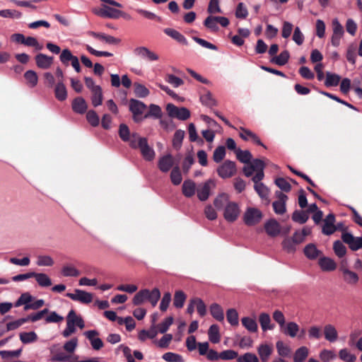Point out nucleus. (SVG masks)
Returning a JSON list of instances; mask_svg holds the SVG:
<instances>
[{
	"label": "nucleus",
	"instance_id": "obj_4",
	"mask_svg": "<svg viewBox=\"0 0 362 362\" xmlns=\"http://www.w3.org/2000/svg\"><path fill=\"white\" fill-rule=\"evenodd\" d=\"M240 213L238 204L236 202H228L224 209L223 217L228 222L235 221Z\"/></svg>",
	"mask_w": 362,
	"mask_h": 362
},
{
	"label": "nucleus",
	"instance_id": "obj_10",
	"mask_svg": "<svg viewBox=\"0 0 362 362\" xmlns=\"http://www.w3.org/2000/svg\"><path fill=\"white\" fill-rule=\"evenodd\" d=\"M254 171L256 172L255 176L252 177V180L253 182H260L264 177V169L265 164L261 159H254L249 163Z\"/></svg>",
	"mask_w": 362,
	"mask_h": 362
},
{
	"label": "nucleus",
	"instance_id": "obj_45",
	"mask_svg": "<svg viewBox=\"0 0 362 362\" xmlns=\"http://www.w3.org/2000/svg\"><path fill=\"white\" fill-rule=\"evenodd\" d=\"M75 57L69 49H64L60 54L59 59L64 66H68Z\"/></svg>",
	"mask_w": 362,
	"mask_h": 362
},
{
	"label": "nucleus",
	"instance_id": "obj_22",
	"mask_svg": "<svg viewBox=\"0 0 362 362\" xmlns=\"http://www.w3.org/2000/svg\"><path fill=\"white\" fill-rule=\"evenodd\" d=\"M74 112L78 114H83L86 112L88 105L86 100L81 97L76 98L72 102Z\"/></svg>",
	"mask_w": 362,
	"mask_h": 362
},
{
	"label": "nucleus",
	"instance_id": "obj_1",
	"mask_svg": "<svg viewBox=\"0 0 362 362\" xmlns=\"http://www.w3.org/2000/svg\"><path fill=\"white\" fill-rule=\"evenodd\" d=\"M166 111L169 117L182 121L187 120L190 117V112L187 108L185 107H178L172 103L166 105Z\"/></svg>",
	"mask_w": 362,
	"mask_h": 362
},
{
	"label": "nucleus",
	"instance_id": "obj_49",
	"mask_svg": "<svg viewBox=\"0 0 362 362\" xmlns=\"http://www.w3.org/2000/svg\"><path fill=\"white\" fill-rule=\"evenodd\" d=\"M170 180L175 185H179L181 183L182 177L180 169L178 166H175L173 168L170 173Z\"/></svg>",
	"mask_w": 362,
	"mask_h": 362
},
{
	"label": "nucleus",
	"instance_id": "obj_21",
	"mask_svg": "<svg viewBox=\"0 0 362 362\" xmlns=\"http://www.w3.org/2000/svg\"><path fill=\"white\" fill-rule=\"evenodd\" d=\"M182 192L185 197L190 198L194 195L196 192V185L192 180H186L182 186Z\"/></svg>",
	"mask_w": 362,
	"mask_h": 362
},
{
	"label": "nucleus",
	"instance_id": "obj_26",
	"mask_svg": "<svg viewBox=\"0 0 362 362\" xmlns=\"http://www.w3.org/2000/svg\"><path fill=\"white\" fill-rule=\"evenodd\" d=\"M325 338L330 341L334 342L338 338V333L336 328L332 325H327L324 327Z\"/></svg>",
	"mask_w": 362,
	"mask_h": 362
},
{
	"label": "nucleus",
	"instance_id": "obj_41",
	"mask_svg": "<svg viewBox=\"0 0 362 362\" xmlns=\"http://www.w3.org/2000/svg\"><path fill=\"white\" fill-rule=\"evenodd\" d=\"M27 84L30 88H34L37 84L38 77L35 71L28 70L24 74Z\"/></svg>",
	"mask_w": 362,
	"mask_h": 362
},
{
	"label": "nucleus",
	"instance_id": "obj_59",
	"mask_svg": "<svg viewBox=\"0 0 362 362\" xmlns=\"http://www.w3.org/2000/svg\"><path fill=\"white\" fill-rule=\"evenodd\" d=\"M296 244L291 238H286L282 242V247L284 250L288 253H293L296 251Z\"/></svg>",
	"mask_w": 362,
	"mask_h": 362
},
{
	"label": "nucleus",
	"instance_id": "obj_47",
	"mask_svg": "<svg viewBox=\"0 0 362 362\" xmlns=\"http://www.w3.org/2000/svg\"><path fill=\"white\" fill-rule=\"evenodd\" d=\"M276 347L279 355L281 357H287L291 352V348L282 341H278L276 344Z\"/></svg>",
	"mask_w": 362,
	"mask_h": 362
},
{
	"label": "nucleus",
	"instance_id": "obj_3",
	"mask_svg": "<svg viewBox=\"0 0 362 362\" xmlns=\"http://www.w3.org/2000/svg\"><path fill=\"white\" fill-rule=\"evenodd\" d=\"M262 218V211L253 207H249L243 215L244 223L248 226H252L259 223Z\"/></svg>",
	"mask_w": 362,
	"mask_h": 362
},
{
	"label": "nucleus",
	"instance_id": "obj_60",
	"mask_svg": "<svg viewBox=\"0 0 362 362\" xmlns=\"http://www.w3.org/2000/svg\"><path fill=\"white\" fill-rule=\"evenodd\" d=\"M226 156V148L223 146H218L213 154V160L216 163H220L223 160Z\"/></svg>",
	"mask_w": 362,
	"mask_h": 362
},
{
	"label": "nucleus",
	"instance_id": "obj_64",
	"mask_svg": "<svg viewBox=\"0 0 362 362\" xmlns=\"http://www.w3.org/2000/svg\"><path fill=\"white\" fill-rule=\"evenodd\" d=\"M237 362H259V359L255 354L246 353L238 357Z\"/></svg>",
	"mask_w": 362,
	"mask_h": 362
},
{
	"label": "nucleus",
	"instance_id": "obj_36",
	"mask_svg": "<svg viewBox=\"0 0 362 362\" xmlns=\"http://www.w3.org/2000/svg\"><path fill=\"white\" fill-rule=\"evenodd\" d=\"M242 325L250 332H256L258 329V326L255 320L250 317H244L241 319Z\"/></svg>",
	"mask_w": 362,
	"mask_h": 362
},
{
	"label": "nucleus",
	"instance_id": "obj_39",
	"mask_svg": "<svg viewBox=\"0 0 362 362\" xmlns=\"http://www.w3.org/2000/svg\"><path fill=\"white\" fill-rule=\"evenodd\" d=\"M185 131L181 129H177L175 132L173 139V146L175 150L178 151L180 149L185 137Z\"/></svg>",
	"mask_w": 362,
	"mask_h": 362
},
{
	"label": "nucleus",
	"instance_id": "obj_23",
	"mask_svg": "<svg viewBox=\"0 0 362 362\" xmlns=\"http://www.w3.org/2000/svg\"><path fill=\"white\" fill-rule=\"evenodd\" d=\"M303 252L306 257L310 259H315L322 254V252L319 250L313 243H309L305 247Z\"/></svg>",
	"mask_w": 362,
	"mask_h": 362
},
{
	"label": "nucleus",
	"instance_id": "obj_12",
	"mask_svg": "<svg viewBox=\"0 0 362 362\" xmlns=\"http://www.w3.org/2000/svg\"><path fill=\"white\" fill-rule=\"evenodd\" d=\"M86 337L90 341V344L93 349L100 350L104 346L101 339L96 337L99 333L96 330H88L84 332Z\"/></svg>",
	"mask_w": 362,
	"mask_h": 362
},
{
	"label": "nucleus",
	"instance_id": "obj_57",
	"mask_svg": "<svg viewBox=\"0 0 362 362\" xmlns=\"http://www.w3.org/2000/svg\"><path fill=\"white\" fill-rule=\"evenodd\" d=\"M54 263L53 259L49 255H39L36 262L40 267H51Z\"/></svg>",
	"mask_w": 362,
	"mask_h": 362
},
{
	"label": "nucleus",
	"instance_id": "obj_56",
	"mask_svg": "<svg viewBox=\"0 0 362 362\" xmlns=\"http://www.w3.org/2000/svg\"><path fill=\"white\" fill-rule=\"evenodd\" d=\"M334 253L339 257H343L346 253V248L340 240L334 241L333 244Z\"/></svg>",
	"mask_w": 362,
	"mask_h": 362
},
{
	"label": "nucleus",
	"instance_id": "obj_27",
	"mask_svg": "<svg viewBox=\"0 0 362 362\" xmlns=\"http://www.w3.org/2000/svg\"><path fill=\"white\" fill-rule=\"evenodd\" d=\"M344 281L349 284H356L358 281V276L356 273L344 267L341 268Z\"/></svg>",
	"mask_w": 362,
	"mask_h": 362
},
{
	"label": "nucleus",
	"instance_id": "obj_20",
	"mask_svg": "<svg viewBox=\"0 0 362 362\" xmlns=\"http://www.w3.org/2000/svg\"><path fill=\"white\" fill-rule=\"evenodd\" d=\"M281 331L286 335L291 338L296 337L300 331L299 325L295 322H289L285 324L284 328H281Z\"/></svg>",
	"mask_w": 362,
	"mask_h": 362
},
{
	"label": "nucleus",
	"instance_id": "obj_31",
	"mask_svg": "<svg viewBox=\"0 0 362 362\" xmlns=\"http://www.w3.org/2000/svg\"><path fill=\"white\" fill-rule=\"evenodd\" d=\"M91 101L94 107L100 105L103 103V93L100 86H96L91 90Z\"/></svg>",
	"mask_w": 362,
	"mask_h": 362
},
{
	"label": "nucleus",
	"instance_id": "obj_40",
	"mask_svg": "<svg viewBox=\"0 0 362 362\" xmlns=\"http://www.w3.org/2000/svg\"><path fill=\"white\" fill-rule=\"evenodd\" d=\"M200 101L202 105L209 107H212L217 105V101L213 97L210 91H207L205 94L200 96Z\"/></svg>",
	"mask_w": 362,
	"mask_h": 362
},
{
	"label": "nucleus",
	"instance_id": "obj_51",
	"mask_svg": "<svg viewBox=\"0 0 362 362\" xmlns=\"http://www.w3.org/2000/svg\"><path fill=\"white\" fill-rule=\"evenodd\" d=\"M339 357L345 362H354L356 356L352 354L347 349H342L339 351Z\"/></svg>",
	"mask_w": 362,
	"mask_h": 362
},
{
	"label": "nucleus",
	"instance_id": "obj_34",
	"mask_svg": "<svg viewBox=\"0 0 362 362\" xmlns=\"http://www.w3.org/2000/svg\"><path fill=\"white\" fill-rule=\"evenodd\" d=\"M33 277H35L37 284L42 287H48L52 285L50 278L45 274L34 272Z\"/></svg>",
	"mask_w": 362,
	"mask_h": 362
},
{
	"label": "nucleus",
	"instance_id": "obj_33",
	"mask_svg": "<svg viewBox=\"0 0 362 362\" xmlns=\"http://www.w3.org/2000/svg\"><path fill=\"white\" fill-rule=\"evenodd\" d=\"M290 58V54L288 50H284L279 56L272 57L271 62L279 66H284L288 63Z\"/></svg>",
	"mask_w": 362,
	"mask_h": 362
},
{
	"label": "nucleus",
	"instance_id": "obj_43",
	"mask_svg": "<svg viewBox=\"0 0 362 362\" xmlns=\"http://www.w3.org/2000/svg\"><path fill=\"white\" fill-rule=\"evenodd\" d=\"M228 202H230L228 195L226 193H222L218 195L214 199V204L217 209H221L226 206Z\"/></svg>",
	"mask_w": 362,
	"mask_h": 362
},
{
	"label": "nucleus",
	"instance_id": "obj_11",
	"mask_svg": "<svg viewBox=\"0 0 362 362\" xmlns=\"http://www.w3.org/2000/svg\"><path fill=\"white\" fill-rule=\"evenodd\" d=\"M146 108V105L143 102L133 98L129 100V110L132 112L135 122H139L137 117L142 115Z\"/></svg>",
	"mask_w": 362,
	"mask_h": 362
},
{
	"label": "nucleus",
	"instance_id": "obj_62",
	"mask_svg": "<svg viewBox=\"0 0 362 362\" xmlns=\"http://www.w3.org/2000/svg\"><path fill=\"white\" fill-rule=\"evenodd\" d=\"M160 298V293L158 288H153L151 291L148 290V300L155 306Z\"/></svg>",
	"mask_w": 362,
	"mask_h": 362
},
{
	"label": "nucleus",
	"instance_id": "obj_48",
	"mask_svg": "<svg viewBox=\"0 0 362 362\" xmlns=\"http://www.w3.org/2000/svg\"><path fill=\"white\" fill-rule=\"evenodd\" d=\"M134 93L138 98H146L150 93L148 89L139 83H134Z\"/></svg>",
	"mask_w": 362,
	"mask_h": 362
},
{
	"label": "nucleus",
	"instance_id": "obj_16",
	"mask_svg": "<svg viewBox=\"0 0 362 362\" xmlns=\"http://www.w3.org/2000/svg\"><path fill=\"white\" fill-rule=\"evenodd\" d=\"M140 151L142 156L146 160H152L155 156V152L153 148H151L148 144L146 138H144L140 141Z\"/></svg>",
	"mask_w": 362,
	"mask_h": 362
},
{
	"label": "nucleus",
	"instance_id": "obj_58",
	"mask_svg": "<svg viewBox=\"0 0 362 362\" xmlns=\"http://www.w3.org/2000/svg\"><path fill=\"white\" fill-rule=\"evenodd\" d=\"M226 318L232 326L238 325V314L235 309L231 308L227 310Z\"/></svg>",
	"mask_w": 362,
	"mask_h": 362
},
{
	"label": "nucleus",
	"instance_id": "obj_50",
	"mask_svg": "<svg viewBox=\"0 0 362 362\" xmlns=\"http://www.w3.org/2000/svg\"><path fill=\"white\" fill-rule=\"evenodd\" d=\"M19 337L23 344L32 343L37 339V335L35 332H21Z\"/></svg>",
	"mask_w": 362,
	"mask_h": 362
},
{
	"label": "nucleus",
	"instance_id": "obj_42",
	"mask_svg": "<svg viewBox=\"0 0 362 362\" xmlns=\"http://www.w3.org/2000/svg\"><path fill=\"white\" fill-rule=\"evenodd\" d=\"M209 340L214 344L220 341L219 327L217 325H212L208 332Z\"/></svg>",
	"mask_w": 362,
	"mask_h": 362
},
{
	"label": "nucleus",
	"instance_id": "obj_18",
	"mask_svg": "<svg viewBox=\"0 0 362 362\" xmlns=\"http://www.w3.org/2000/svg\"><path fill=\"white\" fill-rule=\"evenodd\" d=\"M35 59L37 66L43 69L49 68L54 60L53 57H49L42 53L37 54Z\"/></svg>",
	"mask_w": 362,
	"mask_h": 362
},
{
	"label": "nucleus",
	"instance_id": "obj_46",
	"mask_svg": "<svg viewBox=\"0 0 362 362\" xmlns=\"http://www.w3.org/2000/svg\"><path fill=\"white\" fill-rule=\"evenodd\" d=\"M186 300V295L182 291H177L174 295L173 305L177 308L183 307Z\"/></svg>",
	"mask_w": 362,
	"mask_h": 362
},
{
	"label": "nucleus",
	"instance_id": "obj_15",
	"mask_svg": "<svg viewBox=\"0 0 362 362\" xmlns=\"http://www.w3.org/2000/svg\"><path fill=\"white\" fill-rule=\"evenodd\" d=\"M266 233L271 237L277 236L281 231L280 224L274 218H271L264 224Z\"/></svg>",
	"mask_w": 362,
	"mask_h": 362
},
{
	"label": "nucleus",
	"instance_id": "obj_28",
	"mask_svg": "<svg viewBox=\"0 0 362 362\" xmlns=\"http://www.w3.org/2000/svg\"><path fill=\"white\" fill-rule=\"evenodd\" d=\"M259 322L263 331L268 329H273L274 328V325H271V318L269 314L266 313H262L259 315Z\"/></svg>",
	"mask_w": 362,
	"mask_h": 362
},
{
	"label": "nucleus",
	"instance_id": "obj_24",
	"mask_svg": "<svg viewBox=\"0 0 362 362\" xmlns=\"http://www.w3.org/2000/svg\"><path fill=\"white\" fill-rule=\"evenodd\" d=\"M56 98L59 101H64L67 98V90L64 82L59 81L54 88Z\"/></svg>",
	"mask_w": 362,
	"mask_h": 362
},
{
	"label": "nucleus",
	"instance_id": "obj_61",
	"mask_svg": "<svg viewBox=\"0 0 362 362\" xmlns=\"http://www.w3.org/2000/svg\"><path fill=\"white\" fill-rule=\"evenodd\" d=\"M131 135L128 126L125 124H121L119 127V136L120 139L123 141L127 142L130 139Z\"/></svg>",
	"mask_w": 362,
	"mask_h": 362
},
{
	"label": "nucleus",
	"instance_id": "obj_55",
	"mask_svg": "<svg viewBox=\"0 0 362 362\" xmlns=\"http://www.w3.org/2000/svg\"><path fill=\"white\" fill-rule=\"evenodd\" d=\"M255 183V189L257 192V193L259 194V196L262 199L267 198L269 195V189L262 182H257Z\"/></svg>",
	"mask_w": 362,
	"mask_h": 362
},
{
	"label": "nucleus",
	"instance_id": "obj_7",
	"mask_svg": "<svg viewBox=\"0 0 362 362\" xmlns=\"http://www.w3.org/2000/svg\"><path fill=\"white\" fill-rule=\"evenodd\" d=\"M341 239L344 243L347 244L349 248L353 251H356L362 248V236L354 237L350 233H343Z\"/></svg>",
	"mask_w": 362,
	"mask_h": 362
},
{
	"label": "nucleus",
	"instance_id": "obj_30",
	"mask_svg": "<svg viewBox=\"0 0 362 362\" xmlns=\"http://www.w3.org/2000/svg\"><path fill=\"white\" fill-rule=\"evenodd\" d=\"M341 80V76L337 74L326 72V78L325 81V86L327 87L337 86L339 85Z\"/></svg>",
	"mask_w": 362,
	"mask_h": 362
},
{
	"label": "nucleus",
	"instance_id": "obj_52",
	"mask_svg": "<svg viewBox=\"0 0 362 362\" xmlns=\"http://www.w3.org/2000/svg\"><path fill=\"white\" fill-rule=\"evenodd\" d=\"M216 16H209L204 21V25L211 31L216 32L218 30Z\"/></svg>",
	"mask_w": 362,
	"mask_h": 362
},
{
	"label": "nucleus",
	"instance_id": "obj_6",
	"mask_svg": "<svg viewBox=\"0 0 362 362\" xmlns=\"http://www.w3.org/2000/svg\"><path fill=\"white\" fill-rule=\"evenodd\" d=\"M66 296L74 301L88 304L93 300V294L80 289H75L74 293H67Z\"/></svg>",
	"mask_w": 362,
	"mask_h": 362
},
{
	"label": "nucleus",
	"instance_id": "obj_63",
	"mask_svg": "<svg viewBox=\"0 0 362 362\" xmlns=\"http://www.w3.org/2000/svg\"><path fill=\"white\" fill-rule=\"evenodd\" d=\"M162 358L168 362H184L183 358L181 355L173 352H167L164 354Z\"/></svg>",
	"mask_w": 362,
	"mask_h": 362
},
{
	"label": "nucleus",
	"instance_id": "obj_14",
	"mask_svg": "<svg viewBox=\"0 0 362 362\" xmlns=\"http://www.w3.org/2000/svg\"><path fill=\"white\" fill-rule=\"evenodd\" d=\"M335 216L333 214H328L324 220L322 232L326 235H330L336 231L334 225Z\"/></svg>",
	"mask_w": 362,
	"mask_h": 362
},
{
	"label": "nucleus",
	"instance_id": "obj_54",
	"mask_svg": "<svg viewBox=\"0 0 362 362\" xmlns=\"http://www.w3.org/2000/svg\"><path fill=\"white\" fill-rule=\"evenodd\" d=\"M62 274L64 276H78L80 272L76 268L70 265H65L62 269Z\"/></svg>",
	"mask_w": 362,
	"mask_h": 362
},
{
	"label": "nucleus",
	"instance_id": "obj_32",
	"mask_svg": "<svg viewBox=\"0 0 362 362\" xmlns=\"http://www.w3.org/2000/svg\"><path fill=\"white\" fill-rule=\"evenodd\" d=\"M258 354L262 362H267L272 353V349L267 344H261L257 349Z\"/></svg>",
	"mask_w": 362,
	"mask_h": 362
},
{
	"label": "nucleus",
	"instance_id": "obj_19",
	"mask_svg": "<svg viewBox=\"0 0 362 362\" xmlns=\"http://www.w3.org/2000/svg\"><path fill=\"white\" fill-rule=\"evenodd\" d=\"M173 158L170 154H168L160 158L158 167L163 173L168 172L173 166Z\"/></svg>",
	"mask_w": 362,
	"mask_h": 362
},
{
	"label": "nucleus",
	"instance_id": "obj_8",
	"mask_svg": "<svg viewBox=\"0 0 362 362\" xmlns=\"http://www.w3.org/2000/svg\"><path fill=\"white\" fill-rule=\"evenodd\" d=\"M275 194L278 199L272 204L274 211L276 214H284L286 211V202L288 197L281 191H276Z\"/></svg>",
	"mask_w": 362,
	"mask_h": 362
},
{
	"label": "nucleus",
	"instance_id": "obj_35",
	"mask_svg": "<svg viewBox=\"0 0 362 362\" xmlns=\"http://www.w3.org/2000/svg\"><path fill=\"white\" fill-rule=\"evenodd\" d=\"M309 354V350L306 346H301L296 349L293 355L294 362H304Z\"/></svg>",
	"mask_w": 362,
	"mask_h": 362
},
{
	"label": "nucleus",
	"instance_id": "obj_5",
	"mask_svg": "<svg viewBox=\"0 0 362 362\" xmlns=\"http://www.w3.org/2000/svg\"><path fill=\"white\" fill-rule=\"evenodd\" d=\"M96 13L98 16L103 18L117 19L119 18L120 16H124L127 19L129 18V16L124 12H122V11L110 7L106 5H103V8H101Z\"/></svg>",
	"mask_w": 362,
	"mask_h": 362
},
{
	"label": "nucleus",
	"instance_id": "obj_44",
	"mask_svg": "<svg viewBox=\"0 0 362 362\" xmlns=\"http://www.w3.org/2000/svg\"><path fill=\"white\" fill-rule=\"evenodd\" d=\"M235 153L236 157L239 161L246 164H249L250 163L252 156L249 151H243L238 148L236 150Z\"/></svg>",
	"mask_w": 362,
	"mask_h": 362
},
{
	"label": "nucleus",
	"instance_id": "obj_37",
	"mask_svg": "<svg viewBox=\"0 0 362 362\" xmlns=\"http://www.w3.org/2000/svg\"><path fill=\"white\" fill-rule=\"evenodd\" d=\"M308 218L309 215H308V212L305 211L296 210L292 214V220L300 224L306 223Z\"/></svg>",
	"mask_w": 362,
	"mask_h": 362
},
{
	"label": "nucleus",
	"instance_id": "obj_17",
	"mask_svg": "<svg viewBox=\"0 0 362 362\" xmlns=\"http://www.w3.org/2000/svg\"><path fill=\"white\" fill-rule=\"evenodd\" d=\"M134 54L143 59H146L149 61H156L158 59V56L156 53L151 51L146 47H136L134 51Z\"/></svg>",
	"mask_w": 362,
	"mask_h": 362
},
{
	"label": "nucleus",
	"instance_id": "obj_13",
	"mask_svg": "<svg viewBox=\"0 0 362 362\" xmlns=\"http://www.w3.org/2000/svg\"><path fill=\"white\" fill-rule=\"evenodd\" d=\"M240 137L244 140V141H249L251 140L255 144L263 146L264 148H266V146L262 143L258 136L250 131V129H245L244 127H240Z\"/></svg>",
	"mask_w": 362,
	"mask_h": 362
},
{
	"label": "nucleus",
	"instance_id": "obj_25",
	"mask_svg": "<svg viewBox=\"0 0 362 362\" xmlns=\"http://www.w3.org/2000/svg\"><path fill=\"white\" fill-rule=\"evenodd\" d=\"M318 264L322 270L325 272L334 271L337 267V264L333 259L325 257H321Z\"/></svg>",
	"mask_w": 362,
	"mask_h": 362
},
{
	"label": "nucleus",
	"instance_id": "obj_53",
	"mask_svg": "<svg viewBox=\"0 0 362 362\" xmlns=\"http://www.w3.org/2000/svg\"><path fill=\"white\" fill-rule=\"evenodd\" d=\"M148 300V289H143L139 291L134 297L132 302L134 305H139Z\"/></svg>",
	"mask_w": 362,
	"mask_h": 362
},
{
	"label": "nucleus",
	"instance_id": "obj_38",
	"mask_svg": "<svg viewBox=\"0 0 362 362\" xmlns=\"http://www.w3.org/2000/svg\"><path fill=\"white\" fill-rule=\"evenodd\" d=\"M210 313L218 321H223L224 319V314L222 308L217 303H213L210 306Z\"/></svg>",
	"mask_w": 362,
	"mask_h": 362
},
{
	"label": "nucleus",
	"instance_id": "obj_2",
	"mask_svg": "<svg viewBox=\"0 0 362 362\" xmlns=\"http://www.w3.org/2000/svg\"><path fill=\"white\" fill-rule=\"evenodd\" d=\"M237 173L236 164L234 161L230 160H225L217 168V173L223 179L232 177Z\"/></svg>",
	"mask_w": 362,
	"mask_h": 362
},
{
	"label": "nucleus",
	"instance_id": "obj_29",
	"mask_svg": "<svg viewBox=\"0 0 362 362\" xmlns=\"http://www.w3.org/2000/svg\"><path fill=\"white\" fill-rule=\"evenodd\" d=\"M164 33L167 35L177 40L178 42L183 45H187V40L186 37L176 30H174L173 28H165L164 29Z\"/></svg>",
	"mask_w": 362,
	"mask_h": 362
},
{
	"label": "nucleus",
	"instance_id": "obj_9",
	"mask_svg": "<svg viewBox=\"0 0 362 362\" xmlns=\"http://www.w3.org/2000/svg\"><path fill=\"white\" fill-rule=\"evenodd\" d=\"M215 186L216 183L213 180H209L202 185H199L197 188L198 199L202 202L207 200L210 195L211 189L215 187Z\"/></svg>",
	"mask_w": 362,
	"mask_h": 362
}]
</instances>
